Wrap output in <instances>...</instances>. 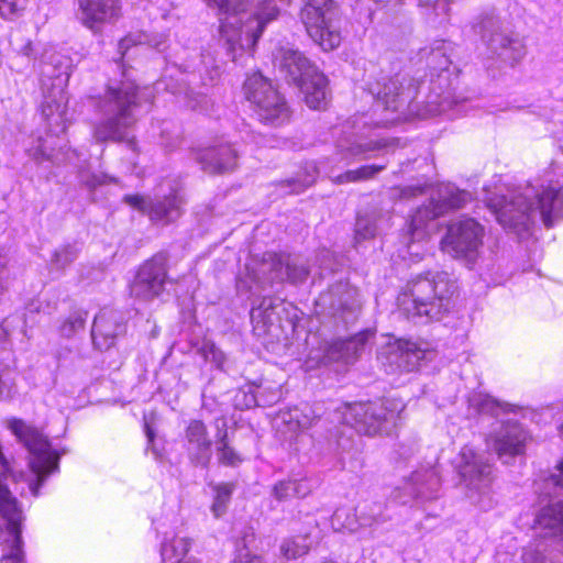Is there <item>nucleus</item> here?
<instances>
[{
	"mask_svg": "<svg viewBox=\"0 0 563 563\" xmlns=\"http://www.w3.org/2000/svg\"><path fill=\"white\" fill-rule=\"evenodd\" d=\"M486 200L499 224L523 239L537 220L552 227L563 217V181L549 174L536 184L514 189L508 196L496 195Z\"/></svg>",
	"mask_w": 563,
	"mask_h": 563,
	"instance_id": "f257e3e1",
	"label": "nucleus"
},
{
	"mask_svg": "<svg viewBox=\"0 0 563 563\" xmlns=\"http://www.w3.org/2000/svg\"><path fill=\"white\" fill-rule=\"evenodd\" d=\"M210 7L218 9L220 15V34L235 60L238 52H252L261 37L265 25L275 20L279 10L272 0L257 8L252 18L243 22L242 15L252 0H206Z\"/></svg>",
	"mask_w": 563,
	"mask_h": 563,
	"instance_id": "f03ea898",
	"label": "nucleus"
},
{
	"mask_svg": "<svg viewBox=\"0 0 563 563\" xmlns=\"http://www.w3.org/2000/svg\"><path fill=\"white\" fill-rule=\"evenodd\" d=\"M139 106V89L133 81L109 85L97 102L102 119L93 126V139L99 143L128 140L129 130L136 122L135 110Z\"/></svg>",
	"mask_w": 563,
	"mask_h": 563,
	"instance_id": "7ed1b4c3",
	"label": "nucleus"
},
{
	"mask_svg": "<svg viewBox=\"0 0 563 563\" xmlns=\"http://www.w3.org/2000/svg\"><path fill=\"white\" fill-rule=\"evenodd\" d=\"M449 46L450 44L444 41H439L426 57L430 76V92L427 106H424V115L427 113L430 115L445 113L452 110L453 104L457 103L454 91L459 84V69L448 55Z\"/></svg>",
	"mask_w": 563,
	"mask_h": 563,
	"instance_id": "20e7f679",
	"label": "nucleus"
},
{
	"mask_svg": "<svg viewBox=\"0 0 563 563\" xmlns=\"http://www.w3.org/2000/svg\"><path fill=\"white\" fill-rule=\"evenodd\" d=\"M276 62L288 81L300 88L309 108L321 109L327 104V78L306 56L283 47L278 51Z\"/></svg>",
	"mask_w": 563,
	"mask_h": 563,
	"instance_id": "39448f33",
	"label": "nucleus"
},
{
	"mask_svg": "<svg viewBox=\"0 0 563 563\" xmlns=\"http://www.w3.org/2000/svg\"><path fill=\"white\" fill-rule=\"evenodd\" d=\"M9 429L30 452L29 466L35 475V479L29 484V487L32 495L36 497L46 477L58 470L59 456L38 430L22 420H11Z\"/></svg>",
	"mask_w": 563,
	"mask_h": 563,
	"instance_id": "423d86ee",
	"label": "nucleus"
},
{
	"mask_svg": "<svg viewBox=\"0 0 563 563\" xmlns=\"http://www.w3.org/2000/svg\"><path fill=\"white\" fill-rule=\"evenodd\" d=\"M243 93L262 123L279 126L289 121L290 110L287 101L261 73H253L246 77Z\"/></svg>",
	"mask_w": 563,
	"mask_h": 563,
	"instance_id": "0eeeda50",
	"label": "nucleus"
},
{
	"mask_svg": "<svg viewBox=\"0 0 563 563\" xmlns=\"http://www.w3.org/2000/svg\"><path fill=\"white\" fill-rule=\"evenodd\" d=\"M402 409V404L395 399L356 402L346 406L343 419L357 432L375 435L388 432L396 424Z\"/></svg>",
	"mask_w": 563,
	"mask_h": 563,
	"instance_id": "6e6552de",
	"label": "nucleus"
},
{
	"mask_svg": "<svg viewBox=\"0 0 563 563\" xmlns=\"http://www.w3.org/2000/svg\"><path fill=\"white\" fill-rule=\"evenodd\" d=\"M249 277L262 289L276 283L300 284L306 280L309 271L299 258L286 253L267 252L260 261L247 266Z\"/></svg>",
	"mask_w": 563,
	"mask_h": 563,
	"instance_id": "1a4fd4ad",
	"label": "nucleus"
},
{
	"mask_svg": "<svg viewBox=\"0 0 563 563\" xmlns=\"http://www.w3.org/2000/svg\"><path fill=\"white\" fill-rule=\"evenodd\" d=\"M455 470L468 498L481 503L490 492L494 479L493 464L487 453L471 445L461 449L455 459Z\"/></svg>",
	"mask_w": 563,
	"mask_h": 563,
	"instance_id": "9d476101",
	"label": "nucleus"
},
{
	"mask_svg": "<svg viewBox=\"0 0 563 563\" xmlns=\"http://www.w3.org/2000/svg\"><path fill=\"white\" fill-rule=\"evenodd\" d=\"M300 18L309 36L324 51H331L341 43L332 0H305Z\"/></svg>",
	"mask_w": 563,
	"mask_h": 563,
	"instance_id": "9b49d317",
	"label": "nucleus"
},
{
	"mask_svg": "<svg viewBox=\"0 0 563 563\" xmlns=\"http://www.w3.org/2000/svg\"><path fill=\"white\" fill-rule=\"evenodd\" d=\"M485 228L473 218L453 221L442 239V249L455 258L474 265L484 245Z\"/></svg>",
	"mask_w": 563,
	"mask_h": 563,
	"instance_id": "f8f14e48",
	"label": "nucleus"
},
{
	"mask_svg": "<svg viewBox=\"0 0 563 563\" xmlns=\"http://www.w3.org/2000/svg\"><path fill=\"white\" fill-rule=\"evenodd\" d=\"M167 255L158 253L146 261L137 271L131 285V294L143 300L158 297L167 279Z\"/></svg>",
	"mask_w": 563,
	"mask_h": 563,
	"instance_id": "ddd939ff",
	"label": "nucleus"
},
{
	"mask_svg": "<svg viewBox=\"0 0 563 563\" xmlns=\"http://www.w3.org/2000/svg\"><path fill=\"white\" fill-rule=\"evenodd\" d=\"M42 113L47 121L49 132L45 139L37 137L26 150L27 155L37 163L55 159V147L59 146L58 133H64L66 130L60 102L54 100L53 106L49 100H46L42 104Z\"/></svg>",
	"mask_w": 563,
	"mask_h": 563,
	"instance_id": "4468645a",
	"label": "nucleus"
},
{
	"mask_svg": "<svg viewBox=\"0 0 563 563\" xmlns=\"http://www.w3.org/2000/svg\"><path fill=\"white\" fill-rule=\"evenodd\" d=\"M421 358L417 343L407 340L388 341L377 353L378 362L388 374L413 372L419 368Z\"/></svg>",
	"mask_w": 563,
	"mask_h": 563,
	"instance_id": "2eb2a0df",
	"label": "nucleus"
},
{
	"mask_svg": "<svg viewBox=\"0 0 563 563\" xmlns=\"http://www.w3.org/2000/svg\"><path fill=\"white\" fill-rule=\"evenodd\" d=\"M183 448L192 466L208 468L212 457V438L207 424L200 419H190L183 432Z\"/></svg>",
	"mask_w": 563,
	"mask_h": 563,
	"instance_id": "dca6fc26",
	"label": "nucleus"
},
{
	"mask_svg": "<svg viewBox=\"0 0 563 563\" xmlns=\"http://www.w3.org/2000/svg\"><path fill=\"white\" fill-rule=\"evenodd\" d=\"M527 438L526 430L518 422L507 419L501 420L499 427L487 437L486 444L508 463V459L523 453Z\"/></svg>",
	"mask_w": 563,
	"mask_h": 563,
	"instance_id": "f3484780",
	"label": "nucleus"
},
{
	"mask_svg": "<svg viewBox=\"0 0 563 563\" xmlns=\"http://www.w3.org/2000/svg\"><path fill=\"white\" fill-rule=\"evenodd\" d=\"M0 515L7 521V530L12 536L11 551L3 555L11 563H22V521L23 515L16 498L11 494L3 479L0 477Z\"/></svg>",
	"mask_w": 563,
	"mask_h": 563,
	"instance_id": "a211bd4d",
	"label": "nucleus"
},
{
	"mask_svg": "<svg viewBox=\"0 0 563 563\" xmlns=\"http://www.w3.org/2000/svg\"><path fill=\"white\" fill-rule=\"evenodd\" d=\"M430 294L424 299V317L440 320L452 308L453 296L457 286L455 280L445 272H439L428 278Z\"/></svg>",
	"mask_w": 563,
	"mask_h": 563,
	"instance_id": "6ab92c4d",
	"label": "nucleus"
},
{
	"mask_svg": "<svg viewBox=\"0 0 563 563\" xmlns=\"http://www.w3.org/2000/svg\"><path fill=\"white\" fill-rule=\"evenodd\" d=\"M427 195L429 203L424 205V218L429 214L435 218L461 209L471 200L470 192L461 190L450 183L437 184L429 188L424 184V196Z\"/></svg>",
	"mask_w": 563,
	"mask_h": 563,
	"instance_id": "aec40b11",
	"label": "nucleus"
},
{
	"mask_svg": "<svg viewBox=\"0 0 563 563\" xmlns=\"http://www.w3.org/2000/svg\"><path fill=\"white\" fill-rule=\"evenodd\" d=\"M317 305L321 307L329 306L333 317L347 323L355 319L360 309L358 292L347 283H339L332 286L327 294H322Z\"/></svg>",
	"mask_w": 563,
	"mask_h": 563,
	"instance_id": "412c9836",
	"label": "nucleus"
},
{
	"mask_svg": "<svg viewBox=\"0 0 563 563\" xmlns=\"http://www.w3.org/2000/svg\"><path fill=\"white\" fill-rule=\"evenodd\" d=\"M77 19L90 30H98L106 23L115 21L121 14L118 0H76Z\"/></svg>",
	"mask_w": 563,
	"mask_h": 563,
	"instance_id": "4be33fe9",
	"label": "nucleus"
},
{
	"mask_svg": "<svg viewBox=\"0 0 563 563\" xmlns=\"http://www.w3.org/2000/svg\"><path fill=\"white\" fill-rule=\"evenodd\" d=\"M374 332L364 330L347 339L333 341L325 350L324 360L328 363L352 364L357 361Z\"/></svg>",
	"mask_w": 563,
	"mask_h": 563,
	"instance_id": "5701e85b",
	"label": "nucleus"
},
{
	"mask_svg": "<svg viewBox=\"0 0 563 563\" xmlns=\"http://www.w3.org/2000/svg\"><path fill=\"white\" fill-rule=\"evenodd\" d=\"M374 332L364 330L347 339L333 341L325 350L324 360L328 363L352 364L357 361Z\"/></svg>",
	"mask_w": 563,
	"mask_h": 563,
	"instance_id": "b1692460",
	"label": "nucleus"
},
{
	"mask_svg": "<svg viewBox=\"0 0 563 563\" xmlns=\"http://www.w3.org/2000/svg\"><path fill=\"white\" fill-rule=\"evenodd\" d=\"M125 330L118 312L101 310L93 320L91 336L93 345L100 351L110 349L118 335Z\"/></svg>",
	"mask_w": 563,
	"mask_h": 563,
	"instance_id": "393cba45",
	"label": "nucleus"
},
{
	"mask_svg": "<svg viewBox=\"0 0 563 563\" xmlns=\"http://www.w3.org/2000/svg\"><path fill=\"white\" fill-rule=\"evenodd\" d=\"M314 419L309 408L299 407L282 410L274 420L276 431L284 441L291 442L299 432L308 429Z\"/></svg>",
	"mask_w": 563,
	"mask_h": 563,
	"instance_id": "a878e982",
	"label": "nucleus"
},
{
	"mask_svg": "<svg viewBox=\"0 0 563 563\" xmlns=\"http://www.w3.org/2000/svg\"><path fill=\"white\" fill-rule=\"evenodd\" d=\"M236 152L228 144L205 148L198 153L197 161L209 174L232 170L236 165Z\"/></svg>",
	"mask_w": 563,
	"mask_h": 563,
	"instance_id": "bb28decb",
	"label": "nucleus"
},
{
	"mask_svg": "<svg viewBox=\"0 0 563 563\" xmlns=\"http://www.w3.org/2000/svg\"><path fill=\"white\" fill-rule=\"evenodd\" d=\"M489 24L493 31L490 33L485 32L483 35L488 48L497 53L505 60L511 63L519 60L525 54L521 41L509 37L500 32L495 22L490 21Z\"/></svg>",
	"mask_w": 563,
	"mask_h": 563,
	"instance_id": "cd10ccee",
	"label": "nucleus"
},
{
	"mask_svg": "<svg viewBox=\"0 0 563 563\" xmlns=\"http://www.w3.org/2000/svg\"><path fill=\"white\" fill-rule=\"evenodd\" d=\"M533 529L542 539H563V503H551L537 515Z\"/></svg>",
	"mask_w": 563,
	"mask_h": 563,
	"instance_id": "c85d7f7f",
	"label": "nucleus"
},
{
	"mask_svg": "<svg viewBox=\"0 0 563 563\" xmlns=\"http://www.w3.org/2000/svg\"><path fill=\"white\" fill-rule=\"evenodd\" d=\"M184 199L176 189H172L168 195L157 197L151 202L148 211L150 219L157 223L167 224L181 216Z\"/></svg>",
	"mask_w": 563,
	"mask_h": 563,
	"instance_id": "c756f323",
	"label": "nucleus"
},
{
	"mask_svg": "<svg viewBox=\"0 0 563 563\" xmlns=\"http://www.w3.org/2000/svg\"><path fill=\"white\" fill-rule=\"evenodd\" d=\"M283 301L276 297H263L261 302L251 310V320L254 330L258 333H265L269 327L278 319V309Z\"/></svg>",
	"mask_w": 563,
	"mask_h": 563,
	"instance_id": "7c9ffc66",
	"label": "nucleus"
},
{
	"mask_svg": "<svg viewBox=\"0 0 563 563\" xmlns=\"http://www.w3.org/2000/svg\"><path fill=\"white\" fill-rule=\"evenodd\" d=\"M216 444H217V457L220 464L225 466L235 467L243 462L242 455L231 445L229 440V431L227 420L219 418L216 420Z\"/></svg>",
	"mask_w": 563,
	"mask_h": 563,
	"instance_id": "2f4dec72",
	"label": "nucleus"
},
{
	"mask_svg": "<svg viewBox=\"0 0 563 563\" xmlns=\"http://www.w3.org/2000/svg\"><path fill=\"white\" fill-rule=\"evenodd\" d=\"M470 407L474 408L478 413H487L499 417L501 413L515 412L516 407L509 404L500 402L495 398L482 394L474 393L468 398Z\"/></svg>",
	"mask_w": 563,
	"mask_h": 563,
	"instance_id": "473e14b6",
	"label": "nucleus"
},
{
	"mask_svg": "<svg viewBox=\"0 0 563 563\" xmlns=\"http://www.w3.org/2000/svg\"><path fill=\"white\" fill-rule=\"evenodd\" d=\"M375 107L377 110H391L397 111L401 103H404L409 96L399 92L398 82L396 80H388L384 84L383 88L377 90Z\"/></svg>",
	"mask_w": 563,
	"mask_h": 563,
	"instance_id": "72a5a7b5",
	"label": "nucleus"
},
{
	"mask_svg": "<svg viewBox=\"0 0 563 563\" xmlns=\"http://www.w3.org/2000/svg\"><path fill=\"white\" fill-rule=\"evenodd\" d=\"M523 563H563V556L549 551L544 541L533 542L523 549L521 555Z\"/></svg>",
	"mask_w": 563,
	"mask_h": 563,
	"instance_id": "f704fd0d",
	"label": "nucleus"
},
{
	"mask_svg": "<svg viewBox=\"0 0 563 563\" xmlns=\"http://www.w3.org/2000/svg\"><path fill=\"white\" fill-rule=\"evenodd\" d=\"M234 488L235 486L233 483H220L212 486L214 498L211 511L217 518L225 514Z\"/></svg>",
	"mask_w": 563,
	"mask_h": 563,
	"instance_id": "c9c22d12",
	"label": "nucleus"
},
{
	"mask_svg": "<svg viewBox=\"0 0 563 563\" xmlns=\"http://www.w3.org/2000/svg\"><path fill=\"white\" fill-rule=\"evenodd\" d=\"M385 168L384 165H365L357 169L347 170L333 178L335 184L357 183L373 178Z\"/></svg>",
	"mask_w": 563,
	"mask_h": 563,
	"instance_id": "e433bc0d",
	"label": "nucleus"
},
{
	"mask_svg": "<svg viewBox=\"0 0 563 563\" xmlns=\"http://www.w3.org/2000/svg\"><path fill=\"white\" fill-rule=\"evenodd\" d=\"M163 43L164 37L162 35L159 40H156L145 33L130 34L119 42L120 58L123 60L132 46L147 44L159 49Z\"/></svg>",
	"mask_w": 563,
	"mask_h": 563,
	"instance_id": "4c0bfd02",
	"label": "nucleus"
},
{
	"mask_svg": "<svg viewBox=\"0 0 563 563\" xmlns=\"http://www.w3.org/2000/svg\"><path fill=\"white\" fill-rule=\"evenodd\" d=\"M303 169H305L303 176L282 181L280 186L283 188H286V187L289 188L288 192H290V194H299L305 188L311 186L316 181V178H317V174H318L317 167L314 164L311 163V164L306 165Z\"/></svg>",
	"mask_w": 563,
	"mask_h": 563,
	"instance_id": "58836bf2",
	"label": "nucleus"
},
{
	"mask_svg": "<svg viewBox=\"0 0 563 563\" xmlns=\"http://www.w3.org/2000/svg\"><path fill=\"white\" fill-rule=\"evenodd\" d=\"M80 249L77 243L65 244L53 253L51 264L56 269H64L70 265L78 256Z\"/></svg>",
	"mask_w": 563,
	"mask_h": 563,
	"instance_id": "ea45409f",
	"label": "nucleus"
},
{
	"mask_svg": "<svg viewBox=\"0 0 563 563\" xmlns=\"http://www.w3.org/2000/svg\"><path fill=\"white\" fill-rule=\"evenodd\" d=\"M190 549V541L186 538L175 537L170 541H164L161 547L163 561L185 556Z\"/></svg>",
	"mask_w": 563,
	"mask_h": 563,
	"instance_id": "a19ab883",
	"label": "nucleus"
},
{
	"mask_svg": "<svg viewBox=\"0 0 563 563\" xmlns=\"http://www.w3.org/2000/svg\"><path fill=\"white\" fill-rule=\"evenodd\" d=\"M308 539L305 536H297L284 540L280 545L283 555L287 559H297L308 553L309 551Z\"/></svg>",
	"mask_w": 563,
	"mask_h": 563,
	"instance_id": "79ce46f5",
	"label": "nucleus"
},
{
	"mask_svg": "<svg viewBox=\"0 0 563 563\" xmlns=\"http://www.w3.org/2000/svg\"><path fill=\"white\" fill-rule=\"evenodd\" d=\"M456 0H435L432 5L424 3V15L433 23H442L446 21L450 12V5Z\"/></svg>",
	"mask_w": 563,
	"mask_h": 563,
	"instance_id": "37998d69",
	"label": "nucleus"
},
{
	"mask_svg": "<svg viewBox=\"0 0 563 563\" xmlns=\"http://www.w3.org/2000/svg\"><path fill=\"white\" fill-rule=\"evenodd\" d=\"M86 320V311H74L60 325L62 335L66 338L73 336L77 331L82 330L85 328Z\"/></svg>",
	"mask_w": 563,
	"mask_h": 563,
	"instance_id": "c03bdc74",
	"label": "nucleus"
},
{
	"mask_svg": "<svg viewBox=\"0 0 563 563\" xmlns=\"http://www.w3.org/2000/svg\"><path fill=\"white\" fill-rule=\"evenodd\" d=\"M398 305L400 310L407 316L420 317L421 314V301L410 291H405L398 297Z\"/></svg>",
	"mask_w": 563,
	"mask_h": 563,
	"instance_id": "a18cd8bd",
	"label": "nucleus"
},
{
	"mask_svg": "<svg viewBox=\"0 0 563 563\" xmlns=\"http://www.w3.org/2000/svg\"><path fill=\"white\" fill-rule=\"evenodd\" d=\"M198 353L206 362L213 363L217 367H221L225 361L223 352L211 341L202 342Z\"/></svg>",
	"mask_w": 563,
	"mask_h": 563,
	"instance_id": "49530a36",
	"label": "nucleus"
},
{
	"mask_svg": "<svg viewBox=\"0 0 563 563\" xmlns=\"http://www.w3.org/2000/svg\"><path fill=\"white\" fill-rule=\"evenodd\" d=\"M368 508L367 505L358 506L356 508L360 526L368 527L374 525L378 521L380 515H382V505L380 504H373V506L369 507V511L367 512L366 509Z\"/></svg>",
	"mask_w": 563,
	"mask_h": 563,
	"instance_id": "de8ad7c7",
	"label": "nucleus"
},
{
	"mask_svg": "<svg viewBox=\"0 0 563 563\" xmlns=\"http://www.w3.org/2000/svg\"><path fill=\"white\" fill-rule=\"evenodd\" d=\"M27 0H0V14L5 19H13L21 14Z\"/></svg>",
	"mask_w": 563,
	"mask_h": 563,
	"instance_id": "09e8293b",
	"label": "nucleus"
},
{
	"mask_svg": "<svg viewBox=\"0 0 563 563\" xmlns=\"http://www.w3.org/2000/svg\"><path fill=\"white\" fill-rule=\"evenodd\" d=\"M273 495L279 501L287 500L289 498L295 497L294 484H292L291 479L280 481L277 484H275V486L273 488Z\"/></svg>",
	"mask_w": 563,
	"mask_h": 563,
	"instance_id": "8fccbe9b",
	"label": "nucleus"
},
{
	"mask_svg": "<svg viewBox=\"0 0 563 563\" xmlns=\"http://www.w3.org/2000/svg\"><path fill=\"white\" fill-rule=\"evenodd\" d=\"M376 227L366 218H357L355 233L358 239H369L375 235Z\"/></svg>",
	"mask_w": 563,
	"mask_h": 563,
	"instance_id": "3c124183",
	"label": "nucleus"
},
{
	"mask_svg": "<svg viewBox=\"0 0 563 563\" xmlns=\"http://www.w3.org/2000/svg\"><path fill=\"white\" fill-rule=\"evenodd\" d=\"M123 201L137 210L146 212L147 214L151 210V202H153V200H146L140 195H126L123 197Z\"/></svg>",
	"mask_w": 563,
	"mask_h": 563,
	"instance_id": "603ef678",
	"label": "nucleus"
},
{
	"mask_svg": "<svg viewBox=\"0 0 563 563\" xmlns=\"http://www.w3.org/2000/svg\"><path fill=\"white\" fill-rule=\"evenodd\" d=\"M422 216L420 214L419 209H417L416 213L411 217L410 222L408 223V234L411 236L412 241H419L422 236Z\"/></svg>",
	"mask_w": 563,
	"mask_h": 563,
	"instance_id": "864d4df0",
	"label": "nucleus"
},
{
	"mask_svg": "<svg viewBox=\"0 0 563 563\" xmlns=\"http://www.w3.org/2000/svg\"><path fill=\"white\" fill-rule=\"evenodd\" d=\"M294 484V494L295 497L303 498L310 494L312 487L309 481L307 479H291Z\"/></svg>",
	"mask_w": 563,
	"mask_h": 563,
	"instance_id": "5fc2aeb1",
	"label": "nucleus"
},
{
	"mask_svg": "<svg viewBox=\"0 0 563 563\" xmlns=\"http://www.w3.org/2000/svg\"><path fill=\"white\" fill-rule=\"evenodd\" d=\"M545 484L547 486H560L563 488V461L558 465L556 473L547 478Z\"/></svg>",
	"mask_w": 563,
	"mask_h": 563,
	"instance_id": "6e6d98bb",
	"label": "nucleus"
},
{
	"mask_svg": "<svg viewBox=\"0 0 563 563\" xmlns=\"http://www.w3.org/2000/svg\"><path fill=\"white\" fill-rule=\"evenodd\" d=\"M114 179L107 176V175H103V174H100V175H97V174H93L91 175L87 180H86V185L89 187V188H96L98 186H101V185H104L107 184L108 181H113Z\"/></svg>",
	"mask_w": 563,
	"mask_h": 563,
	"instance_id": "4d7b16f0",
	"label": "nucleus"
},
{
	"mask_svg": "<svg viewBox=\"0 0 563 563\" xmlns=\"http://www.w3.org/2000/svg\"><path fill=\"white\" fill-rule=\"evenodd\" d=\"M368 150H369L368 147H365L362 144H352L346 148V154H344V157H346V158L356 157V156L365 153Z\"/></svg>",
	"mask_w": 563,
	"mask_h": 563,
	"instance_id": "13d9d810",
	"label": "nucleus"
},
{
	"mask_svg": "<svg viewBox=\"0 0 563 563\" xmlns=\"http://www.w3.org/2000/svg\"><path fill=\"white\" fill-rule=\"evenodd\" d=\"M18 52L24 56L30 57L33 52L32 42L27 41L21 48L18 49Z\"/></svg>",
	"mask_w": 563,
	"mask_h": 563,
	"instance_id": "bf43d9fd",
	"label": "nucleus"
},
{
	"mask_svg": "<svg viewBox=\"0 0 563 563\" xmlns=\"http://www.w3.org/2000/svg\"><path fill=\"white\" fill-rule=\"evenodd\" d=\"M421 190H422V189H421V188H419V187H417V188H410V187H408V188H404V189L401 190V195H402L404 197H405V196H407V195H409V196H415L417 192H420Z\"/></svg>",
	"mask_w": 563,
	"mask_h": 563,
	"instance_id": "052dcab7",
	"label": "nucleus"
},
{
	"mask_svg": "<svg viewBox=\"0 0 563 563\" xmlns=\"http://www.w3.org/2000/svg\"><path fill=\"white\" fill-rule=\"evenodd\" d=\"M145 432H146V437L148 439V442H152L154 440V431L150 428V426L146 423L145 424Z\"/></svg>",
	"mask_w": 563,
	"mask_h": 563,
	"instance_id": "680f3d73",
	"label": "nucleus"
},
{
	"mask_svg": "<svg viewBox=\"0 0 563 563\" xmlns=\"http://www.w3.org/2000/svg\"><path fill=\"white\" fill-rule=\"evenodd\" d=\"M435 356L434 353H430L428 352L426 349H424V356H423V360H424V367L427 366V362L429 361H432V357Z\"/></svg>",
	"mask_w": 563,
	"mask_h": 563,
	"instance_id": "e2e57ef3",
	"label": "nucleus"
},
{
	"mask_svg": "<svg viewBox=\"0 0 563 563\" xmlns=\"http://www.w3.org/2000/svg\"><path fill=\"white\" fill-rule=\"evenodd\" d=\"M419 492H420L419 486H413V487L411 488V493H412V494H415V495H418V494H419Z\"/></svg>",
	"mask_w": 563,
	"mask_h": 563,
	"instance_id": "0e129e2a",
	"label": "nucleus"
},
{
	"mask_svg": "<svg viewBox=\"0 0 563 563\" xmlns=\"http://www.w3.org/2000/svg\"><path fill=\"white\" fill-rule=\"evenodd\" d=\"M178 563H198L195 560H187V561H178Z\"/></svg>",
	"mask_w": 563,
	"mask_h": 563,
	"instance_id": "69168bd1",
	"label": "nucleus"
},
{
	"mask_svg": "<svg viewBox=\"0 0 563 563\" xmlns=\"http://www.w3.org/2000/svg\"><path fill=\"white\" fill-rule=\"evenodd\" d=\"M252 404H255V398L253 396L250 398V402L246 406H251Z\"/></svg>",
	"mask_w": 563,
	"mask_h": 563,
	"instance_id": "338daca9",
	"label": "nucleus"
},
{
	"mask_svg": "<svg viewBox=\"0 0 563 563\" xmlns=\"http://www.w3.org/2000/svg\"><path fill=\"white\" fill-rule=\"evenodd\" d=\"M57 80L59 81V85H62L65 81V79H62L59 76L57 77Z\"/></svg>",
	"mask_w": 563,
	"mask_h": 563,
	"instance_id": "774afa93",
	"label": "nucleus"
}]
</instances>
